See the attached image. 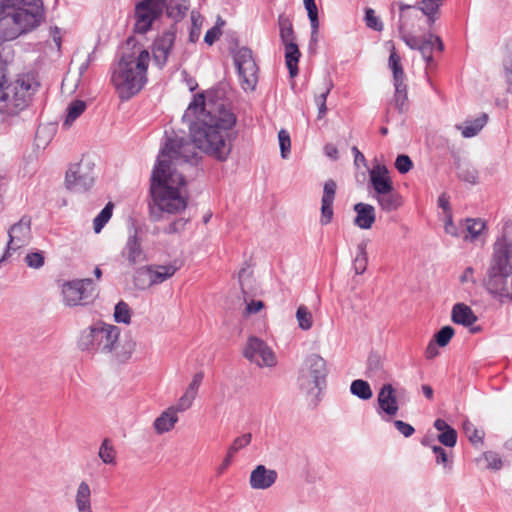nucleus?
<instances>
[{"label":"nucleus","mask_w":512,"mask_h":512,"mask_svg":"<svg viewBox=\"0 0 512 512\" xmlns=\"http://www.w3.org/2000/svg\"><path fill=\"white\" fill-rule=\"evenodd\" d=\"M183 120L190 121L189 137L184 131L166 130L162 157H183L188 161L198 148L220 162L228 159L238 137L237 116L230 107L215 103L207 109L204 94L198 93L184 112Z\"/></svg>","instance_id":"f257e3e1"},{"label":"nucleus","mask_w":512,"mask_h":512,"mask_svg":"<svg viewBox=\"0 0 512 512\" xmlns=\"http://www.w3.org/2000/svg\"><path fill=\"white\" fill-rule=\"evenodd\" d=\"M149 62L148 50L134 37H129L121 47L120 59L112 74V83L122 100L130 99L145 86Z\"/></svg>","instance_id":"f03ea898"},{"label":"nucleus","mask_w":512,"mask_h":512,"mask_svg":"<svg viewBox=\"0 0 512 512\" xmlns=\"http://www.w3.org/2000/svg\"><path fill=\"white\" fill-rule=\"evenodd\" d=\"M120 329L111 324L97 322L81 333L78 347L88 352H114L118 358H127L134 350L135 343L128 341L119 350Z\"/></svg>","instance_id":"7ed1b4c3"},{"label":"nucleus","mask_w":512,"mask_h":512,"mask_svg":"<svg viewBox=\"0 0 512 512\" xmlns=\"http://www.w3.org/2000/svg\"><path fill=\"white\" fill-rule=\"evenodd\" d=\"M197 157V153L190 157L188 162ZM165 158L182 161L187 163L183 157L174 158L170 156L162 157V214H176L184 211L188 204V199L183 197L180 188L186 186L187 182L182 173L171 170L170 165ZM164 217L162 216V219Z\"/></svg>","instance_id":"20e7f679"},{"label":"nucleus","mask_w":512,"mask_h":512,"mask_svg":"<svg viewBox=\"0 0 512 512\" xmlns=\"http://www.w3.org/2000/svg\"><path fill=\"white\" fill-rule=\"evenodd\" d=\"M33 11L34 13L0 7V40H13L39 26L44 20L41 10L34 8Z\"/></svg>","instance_id":"39448f33"},{"label":"nucleus","mask_w":512,"mask_h":512,"mask_svg":"<svg viewBox=\"0 0 512 512\" xmlns=\"http://www.w3.org/2000/svg\"><path fill=\"white\" fill-rule=\"evenodd\" d=\"M0 90V113L14 116L28 107L35 88L29 78H21Z\"/></svg>","instance_id":"423d86ee"},{"label":"nucleus","mask_w":512,"mask_h":512,"mask_svg":"<svg viewBox=\"0 0 512 512\" xmlns=\"http://www.w3.org/2000/svg\"><path fill=\"white\" fill-rule=\"evenodd\" d=\"M329 369L327 362L318 354L308 355L300 370V387L312 391L314 388L321 390L326 386V378Z\"/></svg>","instance_id":"0eeeda50"},{"label":"nucleus","mask_w":512,"mask_h":512,"mask_svg":"<svg viewBox=\"0 0 512 512\" xmlns=\"http://www.w3.org/2000/svg\"><path fill=\"white\" fill-rule=\"evenodd\" d=\"M189 9V1L162 0V14L165 12L168 18L174 21L171 29L162 34V67L166 64L168 55L172 49L176 37V24L180 22Z\"/></svg>","instance_id":"6e6552de"},{"label":"nucleus","mask_w":512,"mask_h":512,"mask_svg":"<svg viewBox=\"0 0 512 512\" xmlns=\"http://www.w3.org/2000/svg\"><path fill=\"white\" fill-rule=\"evenodd\" d=\"M94 179V163L88 159H81L69 166L65 185L70 191L85 192L93 186Z\"/></svg>","instance_id":"1a4fd4ad"},{"label":"nucleus","mask_w":512,"mask_h":512,"mask_svg":"<svg viewBox=\"0 0 512 512\" xmlns=\"http://www.w3.org/2000/svg\"><path fill=\"white\" fill-rule=\"evenodd\" d=\"M233 59L244 90H254L258 82L259 68L248 47H241L233 52Z\"/></svg>","instance_id":"9d476101"},{"label":"nucleus","mask_w":512,"mask_h":512,"mask_svg":"<svg viewBox=\"0 0 512 512\" xmlns=\"http://www.w3.org/2000/svg\"><path fill=\"white\" fill-rule=\"evenodd\" d=\"M62 295L66 306L86 305L96 296L95 285L90 278L67 281L62 285Z\"/></svg>","instance_id":"9b49d317"},{"label":"nucleus","mask_w":512,"mask_h":512,"mask_svg":"<svg viewBox=\"0 0 512 512\" xmlns=\"http://www.w3.org/2000/svg\"><path fill=\"white\" fill-rule=\"evenodd\" d=\"M8 243L1 262L9 259L13 252L27 246L31 240V218L23 216L17 223H14L8 230Z\"/></svg>","instance_id":"f8f14e48"},{"label":"nucleus","mask_w":512,"mask_h":512,"mask_svg":"<svg viewBox=\"0 0 512 512\" xmlns=\"http://www.w3.org/2000/svg\"><path fill=\"white\" fill-rule=\"evenodd\" d=\"M243 355L249 361L256 363L259 367H272L276 364L273 351L258 337L251 336L248 338Z\"/></svg>","instance_id":"ddd939ff"},{"label":"nucleus","mask_w":512,"mask_h":512,"mask_svg":"<svg viewBox=\"0 0 512 512\" xmlns=\"http://www.w3.org/2000/svg\"><path fill=\"white\" fill-rule=\"evenodd\" d=\"M160 16V0H141L135 6L136 33H146L153 23Z\"/></svg>","instance_id":"4468645a"},{"label":"nucleus","mask_w":512,"mask_h":512,"mask_svg":"<svg viewBox=\"0 0 512 512\" xmlns=\"http://www.w3.org/2000/svg\"><path fill=\"white\" fill-rule=\"evenodd\" d=\"M149 219L152 222L160 220V152L157 154L150 179L147 197Z\"/></svg>","instance_id":"2eb2a0df"},{"label":"nucleus","mask_w":512,"mask_h":512,"mask_svg":"<svg viewBox=\"0 0 512 512\" xmlns=\"http://www.w3.org/2000/svg\"><path fill=\"white\" fill-rule=\"evenodd\" d=\"M121 257L127 261L129 266H134L147 260L136 228L128 236L126 244L121 251Z\"/></svg>","instance_id":"dca6fc26"},{"label":"nucleus","mask_w":512,"mask_h":512,"mask_svg":"<svg viewBox=\"0 0 512 512\" xmlns=\"http://www.w3.org/2000/svg\"><path fill=\"white\" fill-rule=\"evenodd\" d=\"M369 182L375 194H384L394 189L389 171L385 165L377 164L369 171Z\"/></svg>","instance_id":"f3484780"},{"label":"nucleus","mask_w":512,"mask_h":512,"mask_svg":"<svg viewBox=\"0 0 512 512\" xmlns=\"http://www.w3.org/2000/svg\"><path fill=\"white\" fill-rule=\"evenodd\" d=\"M276 470L268 469L266 466L257 465L250 474L249 484L256 490H265L270 488L277 480Z\"/></svg>","instance_id":"a211bd4d"},{"label":"nucleus","mask_w":512,"mask_h":512,"mask_svg":"<svg viewBox=\"0 0 512 512\" xmlns=\"http://www.w3.org/2000/svg\"><path fill=\"white\" fill-rule=\"evenodd\" d=\"M400 11L398 31L414 30L418 22L423 20L416 5H407L402 2L395 3Z\"/></svg>","instance_id":"6ab92c4d"},{"label":"nucleus","mask_w":512,"mask_h":512,"mask_svg":"<svg viewBox=\"0 0 512 512\" xmlns=\"http://www.w3.org/2000/svg\"><path fill=\"white\" fill-rule=\"evenodd\" d=\"M379 408L389 416H394L398 410L396 391L391 384H384L377 397Z\"/></svg>","instance_id":"aec40b11"},{"label":"nucleus","mask_w":512,"mask_h":512,"mask_svg":"<svg viewBox=\"0 0 512 512\" xmlns=\"http://www.w3.org/2000/svg\"><path fill=\"white\" fill-rule=\"evenodd\" d=\"M353 209L356 213L354 225L360 229H370L376 220L374 206L359 202L354 205Z\"/></svg>","instance_id":"412c9836"},{"label":"nucleus","mask_w":512,"mask_h":512,"mask_svg":"<svg viewBox=\"0 0 512 512\" xmlns=\"http://www.w3.org/2000/svg\"><path fill=\"white\" fill-rule=\"evenodd\" d=\"M74 503L77 512H93L92 491L87 481H81L75 492Z\"/></svg>","instance_id":"4be33fe9"},{"label":"nucleus","mask_w":512,"mask_h":512,"mask_svg":"<svg viewBox=\"0 0 512 512\" xmlns=\"http://www.w3.org/2000/svg\"><path fill=\"white\" fill-rule=\"evenodd\" d=\"M452 321L464 327L472 326L477 321L473 310L464 303H456L451 312Z\"/></svg>","instance_id":"5701e85b"},{"label":"nucleus","mask_w":512,"mask_h":512,"mask_svg":"<svg viewBox=\"0 0 512 512\" xmlns=\"http://www.w3.org/2000/svg\"><path fill=\"white\" fill-rule=\"evenodd\" d=\"M158 279H160V272L151 266L139 268L134 273V285L141 290L151 287L157 283Z\"/></svg>","instance_id":"b1692460"},{"label":"nucleus","mask_w":512,"mask_h":512,"mask_svg":"<svg viewBox=\"0 0 512 512\" xmlns=\"http://www.w3.org/2000/svg\"><path fill=\"white\" fill-rule=\"evenodd\" d=\"M434 428L440 432L438 441L446 447H454L457 443V431L444 419L438 418L434 421Z\"/></svg>","instance_id":"393cba45"},{"label":"nucleus","mask_w":512,"mask_h":512,"mask_svg":"<svg viewBox=\"0 0 512 512\" xmlns=\"http://www.w3.org/2000/svg\"><path fill=\"white\" fill-rule=\"evenodd\" d=\"M488 272L504 274L508 276L512 275V264L506 252L500 251L494 247L492 261Z\"/></svg>","instance_id":"a878e982"},{"label":"nucleus","mask_w":512,"mask_h":512,"mask_svg":"<svg viewBox=\"0 0 512 512\" xmlns=\"http://www.w3.org/2000/svg\"><path fill=\"white\" fill-rule=\"evenodd\" d=\"M488 281H487V290L488 292L493 296H505L507 297L508 293V287H507V280L508 275L504 274H497V273H491L488 272Z\"/></svg>","instance_id":"bb28decb"},{"label":"nucleus","mask_w":512,"mask_h":512,"mask_svg":"<svg viewBox=\"0 0 512 512\" xmlns=\"http://www.w3.org/2000/svg\"><path fill=\"white\" fill-rule=\"evenodd\" d=\"M0 7L8 8L11 10H21L25 12L32 11L34 8L41 10L42 18H44V7L42 0H0Z\"/></svg>","instance_id":"cd10ccee"},{"label":"nucleus","mask_w":512,"mask_h":512,"mask_svg":"<svg viewBox=\"0 0 512 512\" xmlns=\"http://www.w3.org/2000/svg\"><path fill=\"white\" fill-rule=\"evenodd\" d=\"M285 48V62L289 71V76L294 78L298 74V63L301 57V52L296 42H289L284 45Z\"/></svg>","instance_id":"c85d7f7f"},{"label":"nucleus","mask_w":512,"mask_h":512,"mask_svg":"<svg viewBox=\"0 0 512 512\" xmlns=\"http://www.w3.org/2000/svg\"><path fill=\"white\" fill-rule=\"evenodd\" d=\"M374 198L383 211L391 212L402 206L403 200L401 195L394 189L384 194H376Z\"/></svg>","instance_id":"c756f323"},{"label":"nucleus","mask_w":512,"mask_h":512,"mask_svg":"<svg viewBox=\"0 0 512 512\" xmlns=\"http://www.w3.org/2000/svg\"><path fill=\"white\" fill-rule=\"evenodd\" d=\"M442 0H422L416 7L419 9V13L427 17L426 22L429 26L433 25L438 19V11L441 6Z\"/></svg>","instance_id":"7c9ffc66"},{"label":"nucleus","mask_w":512,"mask_h":512,"mask_svg":"<svg viewBox=\"0 0 512 512\" xmlns=\"http://www.w3.org/2000/svg\"><path fill=\"white\" fill-rule=\"evenodd\" d=\"M433 49H436L439 52H443L444 43L439 36L433 33H429L427 36L421 39L418 51L421 53L422 56H426L431 54L433 52Z\"/></svg>","instance_id":"2f4dec72"},{"label":"nucleus","mask_w":512,"mask_h":512,"mask_svg":"<svg viewBox=\"0 0 512 512\" xmlns=\"http://www.w3.org/2000/svg\"><path fill=\"white\" fill-rule=\"evenodd\" d=\"M394 87L395 93L392 101L394 103L396 110L400 114H403L407 112L409 108L407 85L404 83V81L394 82Z\"/></svg>","instance_id":"473e14b6"},{"label":"nucleus","mask_w":512,"mask_h":512,"mask_svg":"<svg viewBox=\"0 0 512 512\" xmlns=\"http://www.w3.org/2000/svg\"><path fill=\"white\" fill-rule=\"evenodd\" d=\"M368 265V255H367V241L363 240L357 245L356 256L353 261V269L355 274L361 275L363 274Z\"/></svg>","instance_id":"72a5a7b5"},{"label":"nucleus","mask_w":512,"mask_h":512,"mask_svg":"<svg viewBox=\"0 0 512 512\" xmlns=\"http://www.w3.org/2000/svg\"><path fill=\"white\" fill-rule=\"evenodd\" d=\"M457 176L461 181L475 185L478 183V170L470 163H458L456 166Z\"/></svg>","instance_id":"f704fd0d"},{"label":"nucleus","mask_w":512,"mask_h":512,"mask_svg":"<svg viewBox=\"0 0 512 512\" xmlns=\"http://www.w3.org/2000/svg\"><path fill=\"white\" fill-rule=\"evenodd\" d=\"M388 65L393 73V82H401L405 80V73L401 65V58L394 46H392L390 51Z\"/></svg>","instance_id":"c9c22d12"},{"label":"nucleus","mask_w":512,"mask_h":512,"mask_svg":"<svg viewBox=\"0 0 512 512\" xmlns=\"http://www.w3.org/2000/svg\"><path fill=\"white\" fill-rule=\"evenodd\" d=\"M86 102L83 100H74L67 108V115L63 126L68 128L72 123L86 110Z\"/></svg>","instance_id":"e433bc0d"},{"label":"nucleus","mask_w":512,"mask_h":512,"mask_svg":"<svg viewBox=\"0 0 512 512\" xmlns=\"http://www.w3.org/2000/svg\"><path fill=\"white\" fill-rule=\"evenodd\" d=\"M350 392L361 400H369L373 395L369 383L362 379L352 381Z\"/></svg>","instance_id":"4c0bfd02"},{"label":"nucleus","mask_w":512,"mask_h":512,"mask_svg":"<svg viewBox=\"0 0 512 512\" xmlns=\"http://www.w3.org/2000/svg\"><path fill=\"white\" fill-rule=\"evenodd\" d=\"M98 456L102 460L103 463L109 464V465H115L116 464V451L115 448L112 445V442L110 439L105 438L98 451Z\"/></svg>","instance_id":"58836bf2"},{"label":"nucleus","mask_w":512,"mask_h":512,"mask_svg":"<svg viewBox=\"0 0 512 512\" xmlns=\"http://www.w3.org/2000/svg\"><path fill=\"white\" fill-rule=\"evenodd\" d=\"M465 223V230L468 232L471 241L477 239L486 227V222L480 218H467Z\"/></svg>","instance_id":"ea45409f"},{"label":"nucleus","mask_w":512,"mask_h":512,"mask_svg":"<svg viewBox=\"0 0 512 512\" xmlns=\"http://www.w3.org/2000/svg\"><path fill=\"white\" fill-rule=\"evenodd\" d=\"M113 207L114 206L111 202L107 203L101 212L95 217L93 221V229L95 233H100L106 223L110 220L112 217Z\"/></svg>","instance_id":"a19ab883"},{"label":"nucleus","mask_w":512,"mask_h":512,"mask_svg":"<svg viewBox=\"0 0 512 512\" xmlns=\"http://www.w3.org/2000/svg\"><path fill=\"white\" fill-rule=\"evenodd\" d=\"M202 16L197 11L191 12V27L189 31V42L196 43L201 34Z\"/></svg>","instance_id":"79ce46f5"},{"label":"nucleus","mask_w":512,"mask_h":512,"mask_svg":"<svg viewBox=\"0 0 512 512\" xmlns=\"http://www.w3.org/2000/svg\"><path fill=\"white\" fill-rule=\"evenodd\" d=\"M114 318L117 323L129 324L131 320V309L124 301H119L114 309Z\"/></svg>","instance_id":"37998d69"},{"label":"nucleus","mask_w":512,"mask_h":512,"mask_svg":"<svg viewBox=\"0 0 512 512\" xmlns=\"http://www.w3.org/2000/svg\"><path fill=\"white\" fill-rule=\"evenodd\" d=\"M298 325L302 330H309L312 327V314L309 309L301 305L296 311Z\"/></svg>","instance_id":"c03bdc74"},{"label":"nucleus","mask_w":512,"mask_h":512,"mask_svg":"<svg viewBox=\"0 0 512 512\" xmlns=\"http://www.w3.org/2000/svg\"><path fill=\"white\" fill-rule=\"evenodd\" d=\"M454 333L455 330L452 326H443L439 331L435 333L434 341L439 347H445L454 336Z\"/></svg>","instance_id":"a18cd8bd"},{"label":"nucleus","mask_w":512,"mask_h":512,"mask_svg":"<svg viewBox=\"0 0 512 512\" xmlns=\"http://www.w3.org/2000/svg\"><path fill=\"white\" fill-rule=\"evenodd\" d=\"M178 422V413L168 407L162 412V433L171 431Z\"/></svg>","instance_id":"49530a36"},{"label":"nucleus","mask_w":512,"mask_h":512,"mask_svg":"<svg viewBox=\"0 0 512 512\" xmlns=\"http://www.w3.org/2000/svg\"><path fill=\"white\" fill-rule=\"evenodd\" d=\"M252 440V434L251 433H245L237 438H235L232 442V444L229 446L227 452L231 455H235L237 452H239L241 449L245 448L251 443Z\"/></svg>","instance_id":"de8ad7c7"},{"label":"nucleus","mask_w":512,"mask_h":512,"mask_svg":"<svg viewBox=\"0 0 512 512\" xmlns=\"http://www.w3.org/2000/svg\"><path fill=\"white\" fill-rule=\"evenodd\" d=\"M365 23L368 28L373 29L374 31L380 32L383 30V23L376 16L375 11L372 8L365 9Z\"/></svg>","instance_id":"09e8293b"},{"label":"nucleus","mask_w":512,"mask_h":512,"mask_svg":"<svg viewBox=\"0 0 512 512\" xmlns=\"http://www.w3.org/2000/svg\"><path fill=\"white\" fill-rule=\"evenodd\" d=\"M368 376H379L383 371V365L380 357L376 354H371L367 362Z\"/></svg>","instance_id":"8fccbe9b"},{"label":"nucleus","mask_w":512,"mask_h":512,"mask_svg":"<svg viewBox=\"0 0 512 512\" xmlns=\"http://www.w3.org/2000/svg\"><path fill=\"white\" fill-rule=\"evenodd\" d=\"M28 267L33 269L41 268L45 263L43 252H30L24 258Z\"/></svg>","instance_id":"3c124183"},{"label":"nucleus","mask_w":512,"mask_h":512,"mask_svg":"<svg viewBox=\"0 0 512 512\" xmlns=\"http://www.w3.org/2000/svg\"><path fill=\"white\" fill-rule=\"evenodd\" d=\"M414 30H403L398 31L400 38L405 42V44L412 50H418L420 41L422 38L415 36L412 32Z\"/></svg>","instance_id":"603ef678"},{"label":"nucleus","mask_w":512,"mask_h":512,"mask_svg":"<svg viewBox=\"0 0 512 512\" xmlns=\"http://www.w3.org/2000/svg\"><path fill=\"white\" fill-rule=\"evenodd\" d=\"M278 140L281 156L282 158H287L291 148V140L289 133L284 129L280 130L278 133Z\"/></svg>","instance_id":"864d4df0"},{"label":"nucleus","mask_w":512,"mask_h":512,"mask_svg":"<svg viewBox=\"0 0 512 512\" xmlns=\"http://www.w3.org/2000/svg\"><path fill=\"white\" fill-rule=\"evenodd\" d=\"M413 167L411 158L406 154H400L395 160V168L400 174L408 173Z\"/></svg>","instance_id":"5fc2aeb1"},{"label":"nucleus","mask_w":512,"mask_h":512,"mask_svg":"<svg viewBox=\"0 0 512 512\" xmlns=\"http://www.w3.org/2000/svg\"><path fill=\"white\" fill-rule=\"evenodd\" d=\"M503 73L507 85L506 92L512 93V53L503 60Z\"/></svg>","instance_id":"6e6d98bb"},{"label":"nucleus","mask_w":512,"mask_h":512,"mask_svg":"<svg viewBox=\"0 0 512 512\" xmlns=\"http://www.w3.org/2000/svg\"><path fill=\"white\" fill-rule=\"evenodd\" d=\"M337 184L333 179H329L324 183L323 195L321 201L334 202Z\"/></svg>","instance_id":"4d7b16f0"},{"label":"nucleus","mask_w":512,"mask_h":512,"mask_svg":"<svg viewBox=\"0 0 512 512\" xmlns=\"http://www.w3.org/2000/svg\"><path fill=\"white\" fill-rule=\"evenodd\" d=\"M305 9L307 10L308 18L310 20L311 28H313V32L319 30V19H318V9L315 2L304 4Z\"/></svg>","instance_id":"13d9d810"},{"label":"nucleus","mask_w":512,"mask_h":512,"mask_svg":"<svg viewBox=\"0 0 512 512\" xmlns=\"http://www.w3.org/2000/svg\"><path fill=\"white\" fill-rule=\"evenodd\" d=\"M464 430L469 441L473 444L483 442L484 433L475 428L471 423H465Z\"/></svg>","instance_id":"bf43d9fd"},{"label":"nucleus","mask_w":512,"mask_h":512,"mask_svg":"<svg viewBox=\"0 0 512 512\" xmlns=\"http://www.w3.org/2000/svg\"><path fill=\"white\" fill-rule=\"evenodd\" d=\"M183 265L182 260L175 259L172 263L162 265V281L170 278Z\"/></svg>","instance_id":"052dcab7"},{"label":"nucleus","mask_w":512,"mask_h":512,"mask_svg":"<svg viewBox=\"0 0 512 512\" xmlns=\"http://www.w3.org/2000/svg\"><path fill=\"white\" fill-rule=\"evenodd\" d=\"M484 458L487 462L488 468L495 470V471L500 470L502 468L503 462L497 453L492 452V451L485 452Z\"/></svg>","instance_id":"680f3d73"},{"label":"nucleus","mask_w":512,"mask_h":512,"mask_svg":"<svg viewBox=\"0 0 512 512\" xmlns=\"http://www.w3.org/2000/svg\"><path fill=\"white\" fill-rule=\"evenodd\" d=\"M333 203L321 201V225H327L333 218Z\"/></svg>","instance_id":"e2e57ef3"},{"label":"nucleus","mask_w":512,"mask_h":512,"mask_svg":"<svg viewBox=\"0 0 512 512\" xmlns=\"http://www.w3.org/2000/svg\"><path fill=\"white\" fill-rule=\"evenodd\" d=\"M203 377H204V375L202 372L195 373L192 378V381L186 388L185 392L196 398L198 389L202 383Z\"/></svg>","instance_id":"0e129e2a"},{"label":"nucleus","mask_w":512,"mask_h":512,"mask_svg":"<svg viewBox=\"0 0 512 512\" xmlns=\"http://www.w3.org/2000/svg\"><path fill=\"white\" fill-rule=\"evenodd\" d=\"M432 451L435 454L436 457V463L442 464L444 467H447L450 465V461L447 455V452L444 448L438 445H434L432 447Z\"/></svg>","instance_id":"69168bd1"},{"label":"nucleus","mask_w":512,"mask_h":512,"mask_svg":"<svg viewBox=\"0 0 512 512\" xmlns=\"http://www.w3.org/2000/svg\"><path fill=\"white\" fill-rule=\"evenodd\" d=\"M393 424L399 433H401L406 438L412 436L415 432V429L412 425L402 420H394Z\"/></svg>","instance_id":"338daca9"},{"label":"nucleus","mask_w":512,"mask_h":512,"mask_svg":"<svg viewBox=\"0 0 512 512\" xmlns=\"http://www.w3.org/2000/svg\"><path fill=\"white\" fill-rule=\"evenodd\" d=\"M494 247H496L498 250L506 252L507 256L511 259L512 258V241H508L505 237H503L502 241L498 240Z\"/></svg>","instance_id":"774afa93"}]
</instances>
